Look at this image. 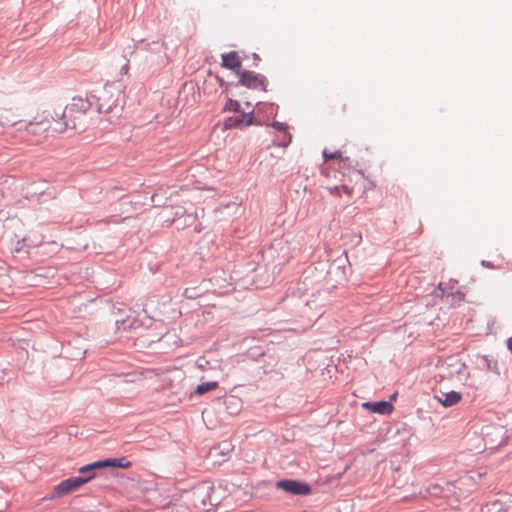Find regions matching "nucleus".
I'll list each match as a JSON object with an SVG mask.
<instances>
[{"mask_svg": "<svg viewBox=\"0 0 512 512\" xmlns=\"http://www.w3.org/2000/svg\"><path fill=\"white\" fill-rule=\"evenodd\" d=\"M440 370L443 379L460 380L465 374L466 366L460 359L451 357L441 364Z\"/></svg>", "mask_w": 512, "mask_h": 512, "instance_id": "obj_4", "label": "nucleus"}, {"mask_svg": "<svg viewBox=\"0 0 512 512\" xmlns=\"http://www.w3.org/2000/svg\"><path fill=\"white\" fill-rule=\"evenodd\" d=\"M132 463L127 460L125 457L121 458H114V459H105L96 461L94 463L88 464L86 466H83L79 469L80 473H86L89 471H92L94 469H101L106 467H118V468H130Z\"/></svg>", "mask_w": 512, "mask_h": 512, "instance_id": "obj_5", "label": "nucleus"}, {"mask_svg": "<svg viewBox=\"0 0 512 512\" xmlns=\"http://www.w3.org/2000/svg\"><path fill=\"white\" fill-rule=\"evenodd\" d=\"M52 108L37 111L23 125L15 129V136L24 142L39 145L57 134L65 133V125L58 120Z\"/></svg>", "mask_w": 512, "mask_h": 512, "instance_id": "obj_1", "label": "nucleus"}, {"mask_svg": "<svg viewBox=\"0 0 512 512\" xmlns=\"http://www.w3.org/2000/svg\"><path fill=\"white\" fill-rule=\"evenodd\" d=\"M93 478V475L87 477H71L61 481L58 485L54 486L52 494L48 497L49 499H56L69 494L73 491L78 490L88 481Z\"/></svg>", "mask_w": 512, "mask_h": 512, "instance_id": "obj_3", "label": "nucleus"}, {"mask_svg": "<svg viewBox=\"0 0 512 512\" xmlns=\"http://www.w3.org/2000/svg\"><path fill=\"white\" fill-rule=\"evenodd\" d=\"M334 191H335V192H337V193H339V188H338V187H335L331 192H332V193H334Z\"/></svg>", "mask_w": 512, "mask_h": 512, "instance_id": "obj_23", "label": "nucleus"}, {"mask_svg": "<svg viewBox=\"0 0 512 512\" xmlns=\"http://www.w3.org/2000/svg\"><path fill=\"white\" fill-rule=\"evenodd\" d=\"M277 487L293 495H308L311 492L308 484L295 480L279 481Z\"/></svg>", "mask_w": 512, "mask_h": 512, "instance_id": "obj_7", "label": "nucleus"}, {"mask_svg": "<svg viewBox=\"0 0 512 512\" xmlns=\"http://www.w3.org/2000/svg\"><path fill=\"white\" fill-rule=\"evenodd\" d=\"M116 324H117V330L118 331L126 329V327L124 326V322H121V323L117 322Z\"/></svg>", "mask_w": 512, "mask_h": 512, "instance_id": "obj_21", "label": "nucleus"}, {"mask_svg": "<svg viewBox=\"0 0 512 512\" xmlns=\"http://www.w3.org/2000/svg\"><path fill=\"white\" fill-rule=\"evenodd\" d=\"M362 407L365 410L370 412L380 414V415H389L393 411V405L388 401H379V402H364Z\"/></svg>", "mask_w": 512, "mask_h": 512, "instance_id": "obj_9", "label": "nucleus"}, {"mask_svg": "<svg viewBox=\"0 0 512 512\" xmlns=\"http://www.w3.org/2000/svg\"><path fill=\"white\" fill-rule=\"evenodd\" d=\"M453 283L452 280H449V282H440L439 285H438V289L442 291V295H450V294H453L454 291V287L453 285H451Z\"/></svg>", "mask_w": 512, "mask_h": 512, "instance_id": "obj_16", "label": "nucleus"}, {"mask_svg": "<svg viewBox=\"0 0 512 512\" xmlns=\"http://www.w3.org/2000/svg\"><path fill=\"white\" fill-rule=\"evenodd\" d=\"M341 189H342L343 193H345V194H346L347 196H349V197L353 196V194H354V190H353V188H350V187H349L348 185H346V184H343V185L341 186Z\"/></svg>", "mask_w": 512, "mask_h": 512, "instance_id": "obj_17", "label": "nucleus"}, {"mask_svg": "<svg viewBox=\"0 0 512 512\" xmlns=\"http://www.w3.org/2000/svg\"><path fill=\"white\" fill-rule=\"evenodd\" d=\"M323 157L325 161L329 160H338L339 161V168H342L345 163L348 161L347 157H344L341 151H335V152H329L327 150L323 151Z\"/></svg>", "mask_w": 512, "mask_h": 512, "instance_id": "obj_14", "label": "nucleus"}, {"mask_svg": "<svg viewBox=\"0 0 512 512\" xmlns=\"http://www.w3.org/2000/svg\"><path fill=\"white\" fill-rule=\"evenodd\" d=\"M436 490H439V487L437 485H432L428 489L429 493L430 494H434V495H437V491Z\"/></svg>", "mask_w": 512, "mask_h": 512, "instance_id": "obj_20", "label": "nucleus"}, {"mask_svg": "<svg viewBox=\"0 0 512 512\" xmlns=\"http://www.w3.org/2000/svg\"><path fill=\"white\" fill-rule=\"evenodd\" d=\"M217 388H218V382H216V381L206 382V383H202L197 386L196 393L199 395H202L207 392L216 390Z\"/></svg>", "mask_w": 512, "mask_h": 512, "instance_id": "obj_15", "label": "nucleus"}, {"mask_svg": "<svg viewBox=\"0 0 512 512\" xmlns=\"http://www.w3.org/2000/svg\"><path fill=\"white\" fill-rule=\"evenodd\" d=\"M58 120L65 125V132L68 129L77 128V120H79L91 108V103L87 98L74 97L65 108L51 107Z\"/></svg>", "mask_w": 512, "mask_h": 512, "instance_id": "obj_2", "label": "nucleus"}, {"mask_svg": "<svg viewBox=\"0 0 512 512\" xmlns=\"http://www.w3.org/2000/svg\"><path fill=\"white\" fill-rule=\"evenodd\" d=\"M128 68H129V64H128V62H127V63L124 65V67H123V70H125V73H127Z\"/></svg>", "mask_w": 512, "mask_h": 512, "instance_id": "obj_22", "label": "nucleus"}, {"mask_svg": "<svg viewBox=\"0 0 512 512\" xmlns=\"http://www.w3.org/2000/svg\"><path fill=\"white\" fill-rule=\"evenodd\" d=\"M273 127H275L278 130H284V131L286 130L285 125L283 123H280V122H275L273 124Z\"/></svg>", "mask_w": 512, "mask_h": 512, "instance_id": "obj_19", "label": "nucleus"}, {"mask_svg": "<svg viewBox=\"0 0 512 512\" xmlns=\"http://www.w3.org/2000/svg\"><path fill=\"white\" fill-rule=\"evenodd\" d=\"M229 122V127L243 128L254 124V118L251 114H243L230 118Z\"/></svg>", "mask_w": 512, "mask_h": 512, "instance_id": "obj_13", "label": "nucleus"}, {"mask_svg": "<svg viewBox=\"0 0 512 512\" xmlns=\"http://www.w3.org/2000/svg\"><path fill=\"white\" fill-rule=\"evenodd\" d=\"M291 138L290 134H285V138L280 145L286 147L291 142Z\"/></svg>", "mask_w": 512, "mask_h": 512, "instance_id": "obj_18", "label": "nucleus"}, {"mask_svg": "<svg viewBox=\"0 0 512 512\" xmlns=\"http://www.w3.org/2000/svg\"><path fill=\"white\" fill-rule=\"evenodd\" d=\"M436 399L444 407H451V406L458 404L461 401L462 395L459 392L451 391L448 393H443L442 396H436Z\"/></svg>", "mask_w": 512, "mask_h": 512, "instance_id": "obj_12", "label": "nucleus"}, {"mask_svg": "<svg viewBox=\"0 0 512 512\" xmlns=\"http://www.w3.org/2000/svg\"><path fill=\"white\" fill-rule=\"evenodd\" d=\"M482 512H512V499L491 501L483 506Z\"/></svg>", "mask_w": 512, "mask_h": 512, "instance_id": "obj_10", "label": "nucleus"}, {"mask_svg": "<svg viewBox=\"0 0 512 512\" xmlns=\"http://www.w3.org/2000/svg\"><path fill=\"white\" fill-rule=\"evenodd\" d=\"M214 80H215L216 82H221V79H220L219 77H217V76H216V77H214Z\"/></svg>", "mask_w": 512, "mask_h": 512, "instance_id": "obj_24", "label": "nucleus"}, {"mask_svg": "<svg viewBox=\"0 0 512 512\" xmlns=\"http://www.w3.org/2000/svg\"><path fill=\"white\" fill-rule=\"evenodd\" d=\"M25 121L17 108L4 107L0 109V125L2 127H15L16 129L23 125Z\"/></svg>", "mask_w": 512, "mask_h": 512, "instance_id": "obj_6", "label": "nucleus"}, {"mask_svg": "<svg viewBox=\"0 0 512 512\" xmlns=\"http://www.w3.org/2000/svg\"><path fill=\"white\" fill-rule=\"evenodd\" d=\"M240 83L247 88L265 90L266 78L260 74H255L251 71H242L240 74Z\"/></svg>", "mask_w": 512, "mask_h": 512, "instance_id": "obj_8", "label": "nucleus"}, {"mask_svg": "<svg viewBox=\"0 0 512 512\" xmlns=\"http://www.w3.org/2000/svg\"><path fill=\"white\" fill-rule=\"evenodd\" d=\"M222 66L230 70L239 69L241 66V60L238 53L235 51H231L227 54H223Z\"/></svg>", "mask_w": 512, "mask_h": 512, "instance_id": "obj_11", "label": "nucleus"}]
</instances>
